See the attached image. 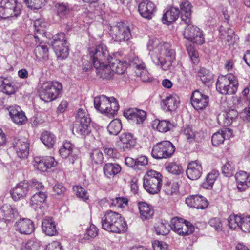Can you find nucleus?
Returning a JSON list of instances; mask_svg holds the SVG:
<instances>
[{
    "instance_id": "34",
    "label": "nucleus",
    "mask_w": 250,
    "mask_h": 250,
    "mask_svg": "<svg viewBox=\"0 0 250 250\" xmlns=\"http://www.w3.org/2000/svg\"><path fill=\"white\" fill-rule=\"evenodd\" d=\"M0 86L2 91L7 95H11L15 93L14 83L9 78L0 77Z\"/></svg>"
},
{
    "instance_id": "10",
    "label": "nucleus",
    "mask_w": 250,
    "mask_h": 250,
    "mask_svg": "<svg viewBox=\"0 0 250 250\" xmlns=\"http://www.w3.org/2000/svg\"><path fill=\"white\" fill-rule=\"evenodd\" d=\"M109 30L110 36L116 42L128 41L131 37L129 26L122 22L110 26Z\"/></svg>"
},
{
    "instance_id": "62",
    "label": "nucleus",
    "mask_w": 250,
    "mask_h": 250,
    "mask_svg": "<svg viewBox=\"0 0 250 250\" xmlns=\"http://www.w3.org/2000/svg\"><path fill=\"white\" fill-rule=\"evenodd\" d=\"M35 30L38 33H43L46 27V23L42 19H37L34 21Z\"/></svg>"
},
{
    "instance_id": "12",
    "label": "nucleus",
    "mask_w": 250,
    "mask_h": 250,
    "mask_svg": "<svg viewBox=\"0 0 250 250\" xmlns=\"http://www.w3.org/2000/svg\"><path fill=\"white\" fill-rule=\"evenodd\" d=\"M185 24L186 26L183 34L184 37L197 44H203L205 42V38L202 31L193 25L191 21L189 23Z\"/></svg>"
},
{
    "instance_id": "17",
    "label": "nucleus",
    "mask_w": 250,
    "mask_h": 250,
    "mask_svg": "<svg viewBox=\"0 0 250 250\" xmlns=\"http://www.w3.org/2000/svg\"><path fill=\"white\" fill-rule=\"evenodd\" d=\"M135 144V139L132 134L124 133L119 136L116 146L121 150L125 151L131 149Z\"/></svg>"
},
{
    "instance_id": "32",
    "label": "nucleus",
    "mask_w": 250,
    "mask_h": 250,
    "mask_svg": "<svg viewBox=\"0 0 250 250\" xmlns=\"http://www.w3.org/2000/svg\"><path fill=\"white\" fill-rule=\"evenodd\" d=\"M179 13L178 8L170 7L167 9L162 17L163 23L169 25L174 22L178 18Z\"/></svg>"
},
{
    "instance_id": "2",
    "label": "nucleus",
    "mask_w": 250,
    "mask_h": 250,
    "mask_svg": "<svg viewBox=\"0 0 250 250\" xmlns=\"http://www.w3.org/2000/svg\"><path fill=\"white\" fill-rule=\"evenodd\" d=\"M148 55L152 62L164 70H167L175 60L176 52L171 45L158 38H150L147 44Z\"/></svg>"
},
{
    "instance_id": "48",
    "label": "nucleus",
    "mask_w": 250,
    "mask_h": 250,
    "mask_svg": "<svg viewBox=\"0 0 250 250\" xmlns=\"http://www.w3.org/2000/svg\"><path fill=\"white\" fill-rule=\"evenodd\" d=\"M29 184V189L30 193H32L36 191H40L43 190L44 186L42 183L38 181L36 179H33L30 181H28Z\"/></svg>"
},
{
    "instance_id": "50",
    "label": "nucleus",
    "mask_w": 250,
    "mask_h": 250,
    "mask_svg": "<svg viewBox=\"0 0 250 250\" xmlns=\"http://www.w3.org/2000/svg\"><path fill=\"white\" fill-rule=\"evenodd\" d=\"M165 168L167 171L173 174L178 175L183 172L182 166L175 163L172 162L168 164Z\"/></svg>"
},
{
    "instance_id": "54",
    "label": "nucleus",
    "mask_w": 250,
    "mask_h": 250,
    "mask_svg": "<svg viewBox=\"0 0 250 250\" xmlns=\"http://www.w3.org/2000/svg\"><path fill=\"white\" fill-rule=\"evenodd\" d=\"M187 50L192 62L194 64H197L199 62V55L194 47L191 45H187Z\"/></svg>"
},
{
    "instance_id": "7",
    "label": "nucleus",
    "mask_w": 250,
    "mask_h": 250,
    "mask_svg": "<svg viewBox=\"0 0 250 250\" xmlns=\"http://www.w3.org/2000/svg\"><path fill=\"white\" fill-rule=\"evenodd\" d=\"M216 89L223 94H233L237 90L238 82L236 77L229 74L218 77L216 84Z\"/></svg>"
},
{
    "instance_id": "49",
    "label": "nucleus",
    "mask_w": 250,
    "mask_h": 250,
    "mask_svg": "<svg viewBox=\"0 0 250 250\" xmlns=\"http://www.w3.org/2000/svg\"><path fill=\"white\" fill-rule=\"evenodd\" d=\"M90 157L92 162L96 164H101L104 159L102 152L98 149L93 150L90 153Z\"/></svg>"
},
{
    "instance_id": "6",
    "label": "nucleus",
    "mask_w": 250,
    "mask_h": 250,
    "mask_svg": "<svg viewBox=\"0 0 250 250\" xmlns=\"http://www.w3.org/2000/svg\"><path fill=\"white\" fill-rule=\"evenodd\" d=\"M162 175L156 171L150 170L144 177L143 187L150 194L157 193L162 185Z\"/></svg>"
},
{
    "instance_id": "46",
    "label": "nucleus",
    "mask_w": 250,
    "mask_h": 250,
    "mask_svg": "<svg viewBox=\"0 0 250 250\" xmlns=\"http://www.w3.org/2000/svg\"><path fill=\"white\" fill-rule=\"evenodd\" d=\"M122 128L121 121L119 119L112 120L109 124L107 129L111 135H117Z\"/></svg>"
},
{
    "instance_id": "39",
    "label": "nucleus",
    "mask_w": 250,
    "mask_h": 250,
    "mask_svg": "<svg viewBox=\"0 0 250 250\" xmlns=\"http://www.w3.org/2000/svg\"><path fill=\"white\" fill-rule=\"evenodd\" d=\"M219 173L218 171L213 170L207 176L206 180L202 184V187L205 189H211L218 178Z\"/></svg>"
},
{
    "instance_id": "21",
    "label": "nucleus",
    "mask_w": 250,
    "mask_h": 250,
    "mask_svg": "<svg viewBox=\"0 0 250 250\" xmlns=\"http://www.w3.org/2000/svg\"><path fill=\"white\" fill-rule=\"evenodd\" d=\"M124 115L126 118L132 120L138 124H142L146 118V112L137 108L126 109Z\"/></svg>"
},
{
    "instance_id": "30",
    "label": "nucleus",
    "mask_w": 250,
    "mask_h": 250,
    "mask_svg": "<svg viewBox=\"0 0 250 250\" xmlns=\"http://www.w3.org/2000/svg\"><path fill=\"white\" fill-rule=\"evenodd\" d=\"M181 18L184 23H189L191 21L192 5L187 0L183 1L180 5Z\"/></svg>"
},
{
    "instance_id": "15",
    "label": "nucleus",
    "mask_w": 250,
    "mask_h": 250,
    "mask_svg": "<svg viewBox=\"0 0 250 250\" xmlns=\"http://www.w3.org/2000/svg\"><path fill=\"white\" fill-rule=\"evenodd\" d=\"M13 147L20 158H26L29 154V143L27 138L19 137L14 139Z\"/></svg>"
},
{
    "instance_id": "20",
    "label": "nucleus",
    "mask_w": 250,
    "mask_h": 250,
    "mask_svg": "<svg viewBox=\"0 0 250 250\" xmlns=\"http://www.w3.org/2000/svg\"><path fill=\"white\" fill-rule=\"evenodd\" d=\"M9 111L10 117L15 124L21 125L27 123V118L20 107L18 106L10 107Z\"/></svg>"
},
{
    "instance_id": "3",
    "label": "nucleus",
    "mask_w": 250,
    "mask_h": 250,
    "mask_svg": "<svg viewBox=\"0 0 250 250\" xmlns=\"http://www.w3.org/2000/svg\"><path fill=\"white\" fill-rule=\"evenodd\" d=\"M103 229L113 233H121L126 230V223L121 215L111 210L107 211L102 217Z\"/></svg>"
},
{
    "instance_id": "36",
    "label": "nucleus",
    "mask_w": 250,
    "mask_h": 250,
    "mask_svg": "<svg viewBox=\"0 0 250 250\" xmlns=\"http://www.w3.org/2000/svg\"><path fill=\"white\" fill-rule=\"evenodd\" d=\"M89 123L86 122L76 123L74 127L75 133L83 138L89 135L91 132L90 127L89 125Z\"/></svg>"
},
{
    "instance_id": "41",
    "label": "nucleus",
    "mask_w": 250,
    "mask_h": 250,
    "mask_svg": "<svg viewBox=\"0 0 250 250\" xmlns=\"http://www.w3.org/2000/svg\"><path fill=\"white\" fill-rule=\"evenodd\" d=\"M46 197V193L43 192L39 191L38 193L34 194L30 199L31 207L36 209L38 208V205H40L45 201Z\"/></svg>"
},
{
    "instance_id": "61",
    "label": "nucleus",
    "mask_w": 250,
    "mask_h": 250,
    "mask_svg": "<svg viewBox=\"0 0 250 250\" xmlns=\"http://www.w3.org/2000/svg\"><path fill=\"white\" fill-rule=\"evenodd\" d=\"M240 229L245 232H250V216L243 215Z\"/></svg>"
},
{
    "instance_id": "33",
    "label": "nucleus",
    "mask_w": 250,
    "mask_h": 250,
    "mask_svg": "<svg viewBox=\"0 0 250 250\" xmlns=\"http://www.w3.org/2000/svg\"><path fill=\"white\" fill-rule=\"evenodd\" d=\"M238 113L235 110H230L228 112L218 117V120L224 126H229L237 117Z\"/></svg>"
},
{
    "instance_id": "26",
    "label": "nucleus",
    "mask_w": 250,
    "mask_h": 250,
    "mask_svg": "<svg viewBox=\"0 0 250 250\" xmlns=\"http://www.w3.org/2000/svg\"><path fill=\"white\" fill-rule=\"evenodd\" d=\"M164 110L167 111L175 110L179 104V98L176 95L169 94L162 101Z\"/></svg>"
},
{
    "instance_id": "19",
    "label": "nucleus",
    "mask_w": 250,
    "mask_h": 250,
    "mask_svg": "<svg viewBox=\"0 0 250 250\" xmlns=\"http://www.w3.org/2000/svg\"><path fill=\"white\" fill-rule=\"evenodd\" d=\"M202 170L201 162L198 161H191L188 163L187 168V177L192 180H197L202 175Z\"/></svg>"
},
{
    "instance_id": "64",
    "label": "nucleus",
    "mask_w": 250,
    "mask_h": 250,
    "mask_svg": "<svg viewBox=\"0 0 250 250\" xmlns=\"http://www.w3.org/2000/svg\"><path fill=\"white\" fill-rule=\"evenodd\" d=\"M153 250H167L168 246L164 242L155 240L152 242Z\"/></svg>"
},
{
    "instance_id": "27",
    "label": "nucleus",
    "mask_w": 250,
    "mask_h": 250,
    "mask_svg": "<svg viewBox=\"0 0 250 250\" xmlns=\"http://www.w3.org/2000/svg\"><path fill=\"white\" fill-rule=\"evenodd\" d=\"M17 230L21 233L29 234L34 230L32 221L29 219L22 218L16 222Z\"/></svg>"
},
{
    "instance_id": "45",
    "label": "nucleus",
    "mask_w": 250,
    "mask_h": 250,
    "mask_svg": "<svg viewBox=\"0 0 250 250\" xmlns=\"http://www.w3.org/2000/svg\"><path fill=\"white\" fill-rule=\"evenodd\" d=\"M242 218L243 215H230L228 219V225L229 228L232 229H235L237 228L240 229Z\"/></svg>"
},
{
    "instance_id": "14",
    "label": "nucleus",
    "mask_w": 250,
    "mask_h": 250,
    "mask_svg": "<svg viewBox=\"0 0 250 250\" xmlns=\"http://www.w3.org/2000/svg\"><path fill=\"white\" fill-rule=\"evenodd\" d=\"M29 186L28 181L23 180L19 182L10 190L12 199L17 201L26 197L30 193Z\"/></svg>"
},
{
    "instance_id": "35",
    "label": "nucleus",
    "mask_w": 250,
    "mask_h": 250,
    "mask_svg": "<svg viewBox=\"0 0 250 250\" xmlns=\"http://www.w3.org/2000/svg\"><path fill=\"white\" fill-rule=\"evenodd\" d=\"M121 170L120 166L116 163H107L104 167V172L108 178L114 177Z\"/></svg>"
},
{
    "instance_id": "13",
    "label": "nucleus",
    "mask_w": 250,
    "mask_h": 250,
    "mask_svg": "<svg viewBox=\"0 0 250 250\" xmlns=\"http://www.w3.org/2000/svg\"><path fill=\"white\" fill-rule=\"evenodd\" d=\"M170 227L172 230L182 236L189 235L193 232V228L188 222L178 217L171 220Z\"/></svg>"
},
{
    "instance_id": "22",
    "label": "nucleus",
    "mask_w": 250,
    "mask_h": 250,
    "mask_svg": "<svg viewBox=\"0 0 250 250\" xmlns=\"http://www.w3.org/2000/svg\"><path fill=\"white\" fill-rule=\"evenodd\" d=\"M138 10L143 17L150 19L156 11V7L153 2L145 0L139 4Z\"/></svg>"
},
{
    "instance_id": "31",
    "label": "nucleus",
    "mask_w": 250,
    "mask_h": 250,
    "mask_svg": "<svg viewBox=\"0 0 250 250\" xmlns=\"http://www.w3.org/2000/svg\"><path fill=\"white\" fill-rule=\"evenodd\" d=\"M138 208L142 220H149L152 218L154 211L151 206L145 202H140L138 204Z\"/></svg>"
},
{
    "instance_id": "55",
    "label": "nucleus",
    "mask_w": 250,
    "mask_h": 250,
    "mask_svg": "<svg viewBox=\"0 0 250 250\" xmlns=\"http://www.w3.org/2000/svg\"><path fill=\"white\" fill-rule=\"evenodd\" d=\"M28 7L32 9H38L42 7L47 2V0H25Z\"/></svg>"
},
{
    "instance_id": "1",
    "label": "nucleus",
    "mask_w": 250,
    "mask_h": 250,
    "mask_svg": "<svg viewBox=\"0 0 250 250\" xmlns=\"http://www.w3.org/2000/svg\"><path fill=\"white\" fill-rule=\"evenodd\" d=\"M121 58L118 52L110 55L106 46L101 44L89 49V54L83 61V69L87 71L94 66L98 76L109 80L115 73L122 74L125 72L126 63Z\"/></svg>"
},
{
    "instance_id": "56",
    "label": "nucleus",
    "mask_w": 250,
    "mask_h": 250,
    "mask_svg": "<svg viewBox=\"0 0 250 250\" xmlns=\"http://www.w3.org/2000/svg\"><path fill=\"white\" fill-rule=\"evenodd\" d=\"M170 225L167 223H160L155 227L156 233L159 235H165L167 234L169 232Z\"/></svg>"
},
{
    "instance_id": "18",
    "label": "nucleus",
    "mask_w": 250,
    "mask_h": 250,
    "mask_svg": "<svg viewBox=\"0 0 250 250\" xmlns=\"http://www.w3.org/2000/svg\"><path fill=\"white\" fill-rule=\"evenodd\" d=\"M60 154L63 158H68L69 162L73 164L78 158L77 150L69 142H65L59 150Z\"/></svg>"
},
{
    "instance_id": "58",
    "label": "nucleus",
    "mask_w": 250,
    "mask_h": 250,
    "mask_svg": "<svg viewBox=\"0 0 250 250\" xmlns=\"http://www.w3.org/2000/svg\"><path fill=\"white\" fill-rule=\"evenodd\" d=\"M73 190L76 192L77 196L86 201L89 199V195L86 190L81 186H76L73 187Z\"/></svg>"
},
{
    "instance_id": "43",
    "label": "nucleus",
    "mask_w": 250,
    "mask_h": 250,
    "mask_svg": "<svg viewBox=\"0 0 250 250\" xmlns=\"http://www.w3.org/2000/svg\"><path fill=\"white\" fill-rule=\"evenodd\" d=\"M221 33L220 38L222 42L225 45H230L233 41V36L234 35V31L232 29L227 28L226 30L220 29Z\"/></svg>"
},
{
    "instance_id": "37",
    "label": "nucleus",
    "mask_w": 250,
    "mask_h": 250,
    "mask_svg": "<svg viewBox=\"0 0 250 250\" xmlns=\"http://www.w3.org/2000/svg\"><path fill=\"white\" fill-rule=\"evenodd\" d=\"M183 133L189 142H197L201 140L199 134L192 130L189 126L184 127Z\"/></svg>"
},
{
    "instance_id": "63",
    "label": "nucleus",
    "mask_w": 250,
    "mask_h": 250,
    "mask_svg": "<svg viewBox=\"0 0 250 250\" xmlns=\"http://www.w3.org/2000/svg\"><path fill=\"white\" fill-rule=\"evenodd\" d=\"M40 246L41 244L39 241L32 239L26 243L25 248L28 250H39Z\"/></svg>"
},
{
    "instance_id": "25",
    "label": "nucleus",
    "mask_w": 250,
    "mask_h": 250,
    "mask_svg": "<svg viewBox=\"0 0 250 250\" xmlns=\"http://www.w3.org/2000/svg\"><path fill=\"white\" fill-rule=\"evenodd\" d=\"M237 188L240 191L245 190L250 187V174L244 171L237 172L235 176Z\"/></svg>"
},
{
    "instance_id": "28",
    "label": "nucleus",
    "mask_w": 250,
    "mask_h": 250,
    "mask_svg": "<svg viewBox=\"0 0 250 250\" xmlns=\"http://www.w3.org/2000/svg\"><path fill=\"white\" fill-rule=\"evenodd\" d=\"M17 214V211L9 205H4L0 208V219L5 222L13 221Z\"/></svg>"
},
{
    "instance_id": "5",
    "label": "nucleus",
    "mask_w": 250,
    "mask_h": 250,
    "mask_svg": "<svg viewBox=\"0 0 250 250\" xmlns=\"http://www.w3.org/2000/svg\"><path fill=\"white\" fill-rule=\"evenodd\" d=\"M62 89V84L57 81L45 82L39 88V96L42 100L45 102H51L58 98Z\"/></svg>"
},
{
    "instance_id": "8",
    "label": "nucleus",
    "mask_w": 250,
    "mask_h": 250,
    "mask_svg": "<svg viewBox=\"0 0 250 250\" xmlns=\"http://www.w3.org/2000/svg\"><path fill=\"white\" fill-rule=\"evenodd\" d=\"M22 5L17 0H2L0 5V17L2 19L17 18L21 11Z\"/></svg>"
},
{
    "instance_id": "29",
    "label": "nucleus",
    "mask_w": 250,
    "mask_h": 250,
    "mask_svg": "<svg viewBox=\"0 0 250 250\" xmlns=\"http://www.w3.org/2000/svg\"><path fill=\"white\" fill-rule=\"evenodd\" d=\"M42 228L43 232L47 235L53 236L57 232L56 225L51 217H45L42 219Z\"/></svg>"
},
{
    "instance_id": "52",
    "label": "nucleus",
    "mask_w": 250,
    "mask_h": 250,
    "mask_svg": "<svg viewBox=\"0 0 250 250\" xmlns=\"http://www.w3.org/2000/svg\"><path fill=\"white\" fill-rule=\"evenodd\" d=\"M128 199L126 197H118L112 199L111 205L118 208H125L127 206Z\"/></svg>"
},
{
    "instance_id": "4",
    "label": "nucleus",
    "mask_w": 250,
    "mask_h": 250,
    "mask_svg": "<svg viewBox=\"0 0 250 250\" xmlns=\"http://www.w3.org/2000/svg\"><path fill=\"white\" fill-rule=\"evenodd\" d=\"M94 105L97 110L109 116H113L119 109L117 100L113 97L101 95L95 97Z\"/></svg>"
},
{
    "instance_id": "38",
    "label": "nucleus",
    "mask_w": 250,
    "mask_h": 250,
    "mask_svg": "<svg viewBox=\"0 0 250 250\" xmlns=\"http://www.w3.org/2000/svg\"><path fill=\"white\" fill-rule=\"evenodd\" d=\"M34 54L39 60L46 59L48 57V49L45 44L41 42L34 49Z\"/></svg>"
},
{
    "instance_id": "9",
    "label": "nucleus",
    "mask_w": 250,
    "mask_h": 250,
    "mask_svg": "<svg viewBox=\"0 0 250 250\" xmlns=\"http://www.w3.org/2000/svg\"><path fill=\"white\" fill-rule=\"evenodd\" d=\"M175 150L174 146L168 141H164L155 145L152 149V157L156 159L171 157Z\"/></svg>"
},
{
    "instance_id": "47",
    "label": "nucleus",
    "mask_w": 250,
    "mask_h": 250,
    "mask_svg": "<svg viewBox=\"0 0 250 250\" xmlns=\"http://www.w3.org/2000/svg\"><path fill=\"white\" fill-rule=\"evenodd\" d=\"M55 6L58 15L61 18L68 14L71 10V7L68 3H57Z\"/></svg>"
},
{
    "instance_id": "60",
    "label": "nucleus",
    "mask_w": 250,
    "mask_h": 250,
    "mask_svg": "<svg viewBox=\"0 0 250 250\" xmlns=\"http://www.w3.org/2000/svg\"><path fill=\"white\" fill-rule=\"evenodd\" d=\"M34 166L39 170L42 172L47 171L44 157H36L34 159Z\"/></svg>"
},
{
    "instance_id": "16",
    "label": "nucleus",
    "mask_w": 250,
    "mask_h": 250,
    "mask_svg": "<svg viewBox=\"0 0 250 250\" xmlns=\"http://www.w3.org/2000/svg\"><path fill=\"white\" fill-rule=\"evenodd\" d=\"M208 97L202 94L199 90H195L192 92L191 103L196 110H202L205 109L208 106Z\"/></svg>"
},
{
    "instance_id": "53",
    "label": "nucleus",
    "mask_w": 250,
    "mask_h": 250,
    "mask_svg": "<svg viewBox=\"0 0 250 250\" xmlns=\"http://www.w3.org/2000/svg\"><path fill=\"white\" fill-rule=\"evenodd\" d=\"M133 65L136 69L135 70L136 75L142 77L143 73L146 72L145 64L137 57L133 60Z\"/></svg>"
},
{
    "instance_id": "40",
    "label": "nucleus",
    "mask_w": 250,
    "mask_h": 250,
    "mask_svg": "<svg viewBox=\"0 0 250 250\" xmlns=\"http://www.w3.org/2000/svg\"><path fill=\"white\" fill-rule=\"evenodd\" d=\"M41 140L46 147L52 148L56 143V138L53 133L44 131L41 134Z\"/></svg>"
},
{
    "instance_id": "44",
    "label": "nucleus",
    "mask_w": 250,
    "mask_h": 250,
    "mask_svg": "<svg viewBox=\"0 0 250 250\" xmlns=\"http://www.w3.org/2000/svg\"><path fill=\"white\" fill-rule=\"evenodd\" d=\"M153 125L156 126L157 129L161 132H166L173 126L172 124L167 120H158L154 121Z\"/></svg>"
},
{
    "instance_id": "51",
    "label": "nucleus",
    "mask_w": 250,
    "mask_h": 250,
    "mask_svg": "<svg viewBox=\"0 0 250 250\" xmlns=\"http://www.w3.org/2000/svg\"><path fill=\"white\" fill-rule=\"evenodd\" d=\"M179 186L177 183H166L164 186V191L167 195H172L178 191Z\"/></svg>"
},
{
    "instance_id": "57",
    "label": "nucleus",
    "mask_w": 250,
    "mask_h": 250,
    "mask_svg": "<svg viewBox=\"0 0 250 250\" xmlns=\"http://www.w3.org/2000/svg\"><path fill=\"white\" fill-rule=\"evenodd\" d=\"M76 123H90V119L88 116L87 113L82 109L78 110L76 115Z\"/></svg>"
},
{
    "instance_id": "24",
    "label": "nucleus",
    "mask_w": 250,
    "mask_h": 250,
    "mask_svg": "<svg viewBox=\"0 0 250 250\" xmlns=\"http://www.w3.org/2000/svg\"><path fill=\"white\" fill-rule=\"evenodd\" d=\"M232 135V130L231 129L226 128L219 130L217 132L214 133L212 136L211 141L214 146H219L223 143L225 140L229 138Z\"/></svg>"
},
{
    "instance_id": "42",
    "label": "nucleus",
    "mask_w": 250,
    "mask_h": 250,
    "mask_svg": "<svg viewBox=\"0 0 250 250\" xmlns=\"http://www.w3.org/2000/svg\"><path fill=\"white\" fill-rule=\"evenodd\" d=\"M197 75L200 77L202 83L208 86L212 81V74L205 68H200L197 71Z\"/></svg>"
},
{
    "instance_id": "59",
    "label": "nucleus",
    "mask_w": 250,
    "mask_h": 250,
    "mask_svg": "<svg viewBox=\"0 0 250 250\" xmlns=\"http://www.w3.org/2000/svg\"><path fill=\"white\" fill-rule=\"evenodd\" d=\"M234 171V166L232 162L227 161L222 167V173L226 177L231 176Z\"/></svg>"
},
{
    "instance_id": "11",
    "label": "nucleus",
    "mask_w": 250,
    "mask_h": 250,
    "mask_svg": "<svg viewBox=\"0 0 250 250\" xmlns=\"http://www.w3.org/2000/svg\"><path fill=\"white\" fill-rule=\"evenodd\" d=\"M51 43L58 58L63 59L67 57L69 54L68 45L64 33H60L54 36Z\"/></svg>"
},
{
    "instance_id": "23",
    "label": "nucleus",
    "mask_w": 250,
    "mask_h": 250,
    "mask_svg": "<svg viewBox=\"0 0 250 250\" xmlns=\"http://www.w3.org/2000/svg\"><path fill=\"white\" fill-rule=\"evenodd\" d=\"M186 203L190 207L203 209L208 205L207 199L201 195H192L186 198Z\"/></svg>"
}]
</instances>
